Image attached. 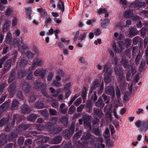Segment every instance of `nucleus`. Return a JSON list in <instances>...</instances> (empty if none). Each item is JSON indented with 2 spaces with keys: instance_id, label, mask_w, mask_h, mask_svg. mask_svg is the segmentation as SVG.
Instances as JSON below:
<instances>
[{
  "instance_id": "obj_1",
  "label": "nucleus",
  "mask_w": 148,
  "mask_h": 148,
  "mask_svg": "<svg viewBox=\"0 0 148 148\" xmlns=\"http://www.w3.org/2000/svg\"><path fill=\"white\" fill-rule=\"evenodd\" d=\"M115 71L117 75L119 77V81L122 82V84H123V88L125 89L126 88V86L125 82V79L123 76V73L122 71V66L121 65H117L115 67Z\"/></svg>"
},
{
  "instance_id": "obj_2",
  "label": "nucleus",
  "mask_w": 148,
  "mask_h": 148,
  "mask_svg": "<svg viewBox=\"0 0 148 148\" xmlns=\"http://www.w3.org/2000/svg\"><path fill=\"white\" fill-rule=\"evenodd\" d=\"M82 140H85L92 145L95 144V137L88 132L84 133L82 138Z\"/></svg>"
},
{
  "instance_id": "obj_3",
  "label": "nucleus",
  "mask_w": 148,
  "mask_h": 148,
  "mask_svg": "<svg viewBox=\"0 0 148 148\" xmlns=\"http://www.w3.org/2000/svg\"><path fill=\"white\" fill-rule=\"evenodd\" d=\"M82 140H85L92 145L95 144V137L88 132L84 133L82 138Z\"/></svg>"
},
{
  "instance_id": "obj_4",
  "label": "nucleus",
  "mask_w": 148,
  "mask_h": 148,
  "mask_svg": "<svg viewBox=\"0 0 148 148\" xmlns=\"http://www.w3.org/2000/svg\"><path fill=\"white\" fill-rule=\"evenodd\" d=\"M112 71V70L109 68H108L107 65L104 66L103 71V72L104 73L103 80L106 83L110 81Z\"/></svg>"
},
{
  "instance_id": "obj_5",
  "label": "nucleus",
  "mask_w": 148,
  "mask_h": 148,
  "mask_svg": "<svg viewBox=\"0 0 148 148\" xmlns=\"http://www.w3.org/2000/svg\"><path fill=\"white\" fill-rule=\"evenodd\" d=\"M54 125L51 123H48L46 125V128L47 129L50 131L51 133L54 134H57L58 132L61 131V128L60 127H58L57 128H54Z\"/></svg>"
},
{
  "instance_id": "obj_6",
  "label": "nucleus",
  "mask_w": 148,
  "mask_h": 148,
  "mask_svg": "<svg viewBox=\"0 0 148 148\" xmlns=\"http://www.w3.org/2000/svg\"><path fill=\"white\" fill-rule=\"evenodd\" d=\"M127 70L128 72L126 74V77L127 80L130 81L132 79V77L131 76V73H132L133 75L136 72V70L135 69V66L134 65L128 66Z\"/></svg>"
},
{
  "instance_id": "obj_7",
  "label": "nucleus",
  "mask_w": 148,
  "mask_h": 148,
  "mask_svg": "<svg viewBox=\"0 0 148 148\" xmlns=\"http://www.w3.org/2000/svg\"><path fill=\"white\" fill-rule=\"evenodd\" d=\"M75 123H72L71 124L69 130H65L64 131V134L65 136L68 137V138H69L72 135L75 130Z\"/></svg>"
},
{
  "instance_id": "obj_8",
  "label": "nucleus",
  "mask_w": 148,
  "mask_h": 148,
  "mask_svg": "<svg viewBox=\"0 0 148 148\" xmlns=\"http://www.w3.org/2000/svg\"><path fill=\"white\" fill-rule=\"evenodd\" d=\"M83 142L81 143L79 141H75L74 142L75 146L77 148H86L87 147V141Z\"/></svg>"
},
{
  "instance_id": "obj_9",
  "label": "nucleus",
  "mask_w": 148,
  "mask_h": 148,
  "mask_svg": "<svg viewBox=\"0 0 148 148\" xmlns=\"http://www.w3.org/2000/svg\"><path fill=\"white\" fill-rule=\"evenodd\" d=\"M84 120V125L86 127H89L90 128L91 127L90 126V120L89 116L85 115L83 117Z\"/></svg>"
},
{
  "instance_id": "obj_10",
  "label": "nucleus",
  "mask_w": 148,
  "mask_h": 148,
  "mask_svg": "<svg viewBox=\"0 0 148 148\" xmlns=\"http://www.w3.org/2000/svg\"><path fill=\"white\" fill-rule=\"evenodd\" d=\"M145 124V121L141 122L140 121H138L136 122L135 125L137 127L139 128L140 131H142L143 130L144 131Z\"/></svg>"
},
{
  "instance_id": "obj_11",
  "label": "nucleus",
  "mask_w": 148,
  "mask_h": 148,
  "mask_svg": "<svg viewBox=\"0 0 148 148\" xmlns=\"http://www.w3.org/2000/svg\"><path fill=\"white\" fill-rule=\"evenodd\" d=\"M16 119L17 121V116H15L12 119L11 123H10L9 125H8L5 128V130L6 131L9 132L14 127V123L15 122V120Z\"/></svg>"
},
{
  "instance_id": "obj_12",
  "label": "nucleus",
  "mask_w": 148,
  "mask_h": 148,
  "mask_svg": "<svg viewBox=\"0 0 148 148\" xmlns=\"http://www.w3.org/2000/svg\"><path fill=\"white\" fill-rule=\"evenodd\" d=\"M99 80L97 79L95 80L91 87V89L90 93H91L93 91L94 92V90L98 88L99 87Z\"/></svg>"
},
{
  "instance_id": "obj_13",
  "label": "nucleus",
  "mask_w": 148,
  "mask_h": 148,
  "mask_svg": "<svg viewBox=\"0 0 148 148\" xmlns=\"http://www.w3.org/2000/svg\"><path fill=\"white\" fill-rule=\"evenodd\" d=\"M97 141L99 142L97 145L95 146V148H104L105 145L102 143L103 139L101 137H98L97 138Z\"/></svg>"
},
{
  "instance_id": "obj_14",
  "label": "nucleus",
  "mask_w": 148,
  "mask_h": 148,
  "mask_svg": "<svg viewBox=\"0 0 148 148\" xmlns=\"http://www.w3.org/2000/svg\"><path fill=\"white\" fill-rule=\"evenodd\" d=\"M133 15V11L132 10L129 9L125 10L123 14L124 16L128 18L132 17Z\"/></svg>"
},
{
  "instance_id": "obj_15",
  "label": "nucleus",
  "mask_w": 148,
  "mask_h": 148,
  "mask_svg": "<svg viewBox=\"0 0 148 148\" xmlns=\"http://www.w3.org/2000/svg\"><path fill=\"white\" fill-rule=\"evenodd\" d=\"M106 93L113 97H114L115 95L114 90L112 86H109L107 88Z\"/></svg>"
},
{
  "instance_id": "obj_16",
  "label": "nucleus",
  "mask_w": 148,
  "mask_h": 148,
  "mask_svg": "<svg viewBox=\"0 0 148 148\" xmlns=\"http://www.w3.org/2000/svg\"><path fill=\"white\" fill-rule=\"evenodd\" d=\"M45 70H42L39 71L36 70L35 71L34 75L36 76H39L42 78H43L45 77Z\"/></svg>"
},
{
  "instance_id": "obj_17",
  "label": "nucleus",
  "mask_w": 148,
  "mask_h": 148,
  "mask_svg": "<svg viewBox=\"0 0 148 148\" xmlns=\"http://www.w3.org/2000/svg\"><path fill=\"white\" fill-rule=\"evenodd\" d=\"M41 63V61L40 59L34 60L33 65L32 66V70H34L36 67L40 66Z\"/></svg>"
},
{
  "instance_id": "obj_18",
  "label": "nucleus",
  "mask_w": 148,
  "mask_h": 148,
  "mask_svg": "<svg viewBox=\"0 0 148 148\" xmlns=\"http://www.w3.org/2000/svg\"><path fill=\"white\" fill-rule=\"evenodd\" d=\"M94 112L95 114L98 116L99 119L103 117L104 115L102 111L99 110H94Z\"/></svg>"
},
{
  "instance_id": "obj_19",
  "label": "nucleus",
  "mask_w": 148,
  "mask_h": 148,
  "mask_svg": "<svg viewBox=\"0 0 148 148\" xmlns=\"http://www.w3.org/2000/svg\"><path fill=\"white\" fill-rule=\"evenodd\" d=\"M22 111L23 113H28L30 112L31 109L28 105H24L22 108Z\"/></svg>"
},
{
  "instance_id": "obj_20",
  "label": "nucleus",
  "mask_w": 148,
  "mask_h": 148,
  "mask_svg": "<svg viewBox=\"0 0 148 148\" xmlns=\"http://www.w3.org/2000/svg\"><path fill=\"white\" fill-rule=\"evenodd\" d=\"M48 101H52V105L53 107L57 108L58 106V102L57 101H54L53 98L50 97L48 99Z\"/></svg>"
},
{
  "instance_id": "obj_21",
  "label": "nucleus",
  "mask_w": 148,
  "mask_h": 148,
  "mask_svg": "<svg viewBox=\"0 0 148 148\" xmlns=\"http://www.w3.org/2000/svg\"><path fill=\"white\" fill-rule=\"evenodd\" d=\"M60 111L61 113L64 114L66 113L68 108L67 107L65 106V105L64 103L61 104L60 106Z\"/></svg>"
},
{
  "instance_id": "obj_22",
  "label": "nucleus",
  "mask_w": 148,
  "mask_h": 148,
  "mask_svg": "<svg viewBox=\"0 0 148 148\" xmlns=\"http://www.w3.org/2000/svg\"><path fill=\"white\" fill-rule=\"evenodd\" d=\"M9 106V103L6 101L2 104L0 107V110L5 111L8 108Z\"/></svg>"
},
{
  "instance_id": "obj_23",
  "label": "nucleus",
  "mask_w": 148,
  "mask_h": 148,
  "mask_svg": "<svg viewBox=\"0 0 148 148\" xmlns=\"http://www.w3.org/2000/svg\"><path fill=\"white\" fill-rule=\"evenodd\" d=\"M37 11L41 14V16L42 17L44 18L47 17V14L45 10H43L42 8H40L38 9Z\"/></svg>"
},
{
  "instance_id": "obj_24",
  "label": "nucleus",
  "mask_w": 148,
  "mask_h": 148,
  "mask_svg": "<svg viewBox=\"0 0 148 148\" xmlns=\"http://www.w3.org/2000/svg\"><path fill=\"white\" fill-rule=\"evenodd\" d=\"M25 12L26 14L28 17L29 18H31V15L32 13V7H29L27 8H26Z\"/></svg>"
},
{
  "instance_id": "obj_25",
  "label": "nucleus",
  "mask_w": 148,
  "mask_h": 148,
  "mask_svg": "<svg viewBox=\"0 0 148 148\" xmlns=\"http://www.w3.org/2000/svg\"><path fill=\"white\" fill-rule=\"evenodd\" d=\"M12 61L11 60H8L5 64L4 70L5 71H7L8 69L10 68L11 65Z\"/></svg>"
},
{
  "instance_id": "obj_26",
  "label": "nucleus",
  "mask_w": 148,
  "mask_h": 148,
  "mask_svg": "<svg viewBox=\"0 0 148 148\" xmlns=\"http://www.w3.org/2000/svg\"><path fill=\"white\" fill-rule=\"evenodd\" d=\"M62 140V137L61 136H58L55 137L52 139V142L54 144H58L60 143Z\"/></svg>"
},
{
  "instance_id": "obj_27",
  "label": "nucleus",
  "mask_w": 148,
  "mask_h": 148,
  "mask_svg": "<svg viewBox=\"0 0 148 148\" xmlns=\"http://www.w3.org/2000/svg\"><path fill=\"white\" fill-rule=\"evenodd\" d=\"M9 121V119L8 118H3L0 121V126L6 125Z\"/></svg>"
},
{
  "instance_id": "obj_28",
  "label": "nucleus",
  "mask_w": 148,
  "mask_h": 148,
  "mask_svg": "<svg viewBox=\"0 0 148 148\" xmlns=\"http://www.w3.org/2000/svg\"><path fill=\"white\" fill-rule=\"evenodd\" d=\"M60 121L64 126H66L68 122V119L66 117H63L62 118L60 119Z\"/></svg>"
},
{
  "instance_id": "obj_29",
  "label": "nucleus",
  "mask_w": 148,
  "mask_h": 148,
  "mask_svg": "<svg viewBox=\"0 0 148 148\" xmlns=\"http://www.w3.org/2000/svg\"><path fill=\"white\" fill-rule=\"evenodd\" d=\"M6 42L8 44L12 42V35L10 33H8L6 37Z\"/></svg>"
},
{
  "instance_id": "obj_30",
  "label": "nucleus",
  "mask_w": 148,
  "mask_h": 148,
  "mask_svg": "<svg viewBox=\"0 0 148 148\" xmlns=\"http://www.w3.org/2000/svg\"><path fill=\"white\" fill-rule=\"evenodd\" d=\"M27 49V46L24 45L20 46L19 47V51L22 53L25 52Z\"/></svg>"
},
{
  "instance_id": "obj_31",
  "label": "nucleus",
  "mask_w": 148,
  "mask_h": 148,
  "mask_svg": "<svg viewBox=\"0 0 148 148\" xmlns=\"http://www.w3.org/2000/svg\"><path fill=\"white\" fill-rule=\"evenodd\" d=\"M10 25V23H9L8 21H6L4 24L3 28V32H6L7 31L8 27Z\"/></svg>"
},
{
  "instance_id": "obj_32",
  "label": "nucleus",
  "mask_w": 148,
  "mask_h": 148,
  "mask_svg": "<svg viewBox=\"0 0 148 148\" xmlns=\"http://www.w3.org/2000/svg\"><path fill=\"white\" fill-rule=\"evenodd\" d=\"M137 33V30L135 28H132L129 31V34L131 36H134Z\"/></svg>"
},
{
  "instance_id": "obj_33",
  "label": "nucleus",
  "mask_w": 148,
  "mask_h": 148,
  "mask_svg": "<svg viewBox=\"0 0 148 148\" xmlns=\"http://www.w3.org/2000/svg\"><path fill=\"white\" fill-rule=\"evenodd\" d=\"M86 32H84L81 34L78 37V39L81 41L84 40L86 38Z\"/></svg>"
},
{
  "instance_id": "obj_34",
  "label": "nucleus",
  "mask_w": 148,
  "mask_h": 148,
  "mask_svg": "<svg viewBox=\"0 0 148 148\" xmlns=\"http://www.w3.org/2000/svg\"><path fill=\"white\" fill-rule=\"evenodd\" d=\"M128 60L125 58H123L122 59V63L124 67H126L127 66L128 67ZM130 65H129L130 66Z\"/></svg>"
},
{
  "instance_id": "obj_35",
  "label": "nucleus",
  "mask_w": 148,
  "mask_h": 148,
  "mask_svg": "<svg viewBox=\"0 0 148 148\" xmlns=\"http://www.w3.org/2000/svg\"><path fill=\"white\" fill-rule=\"evenodd\" d=\"M30 86L27 83H25L23 86V88L26 93H28L29 90Z\"/></svg>"
},
{
  "instance_id": "obj_36",
  "label": "nucleus",
  "mask_w": 148,
  "mask_h": 148,
  "mask_svg": "<svg viewBox=\"0 0 148 148\" xmlns=\"http://www.w3.org/2000/svg\"><path fill=\"white\" fill-rule=\"evenodd\" d=\"M114 36L117 40H120L123 38V36L121 34L119 35L117 32H115L114 34Z\"/></svg>"
},
{
  "instance_id": "obj_37",
  "label": "nucleus",
  "mask_w": 148,
  "mask_h": 148,
  "mask_svg": "<svg viewBox=\"0 0 148 148\" xmlns=\"http://www.w3.org/2000/svg\"><path fill=\"white\" fill-rule=\"evenodd\" d=\"M18 103L16 101H13L12 105V108L13 110H16L18 108Z\"/></svg>"
},
{
  "instance_id": "obj_38",
  "label": "nucleus",
  "mask_w": 148,
  "mask_h": 148,
  "mask_svg": "<svg viewBox=\"0 0 148 148\" xmlns=\"http://www.w3.org/2000/svg\"><path fill=\"white\" fill-rule=\"evenodd\" d=\"M96 105L98 107H102L104 106V104L103 103L102 100L101 98H99L97 101L96 103Z\"/></svg>"
},
{
  "instance_id": "obj_39",
  "label": "nucleus",
  "mask_w": 148,
  "mask_h": 148,
  "mask_svg": "<svg viewBox=\"0 0 148 148\" xmlns=\"http://www.w3.org/2000/svg\"><path fill=\"white\" fill-rule=\"evenodd\" d=\"M27 61L25 59L21 60L20 62H18L17 63V64L21 66H24L27 64Z\"/></svg>"
},
{
  "instance_id": "obj_40",
  "label": "nucleus",
  "mask_w": 148,
  "mask_h": 148,
  "mask_svg": "<svg viewBox=\"0 0 148 148\" xmlns=\"http://www.w3.org/2000/svg\"><path fill=\"white\" fill-rule=\"evenodd\" d=\"M50 90L51 91V93H52V95L54 97L57 96L59 94V92L57 90H55L52 88H50Z\"/></svg>"
},
{
  "instance_id": "obj_41",
  "label": "nucleus",
  "mask_w": 148,
  "mask_h": 148,
  "mask_svg": "<svg viewBox=\"0 0 148 148\" xmlns=\"http://www.w3.org/2000/svg\"><path fill=\"white\" fill-rule=\"evenodd\" d=\"M8 58V56H6L2 58L0 60V68L2 67V64H3L4 62L7 60Z\"/></svg>"
},
{
  "instance_id": "obj_42",
  "label": "nucleus",
  "mask_w": 148,
  "mask_h": 148,
  "mask_svg": "<svg viewBox=\"0 0 148 148\" xmlns=\"http://www.w3.org/2000/svg\"><path fill=\"white\" fill-rule=\"evenodd\" d=\"M104 136L106 138H109L110 136V134L109 130L107 128L106 130Z\"/></svg>"
},
{
  "instance_id": "obj_43",
  "label": "nucleus",
  "mask_w": 148,
  "mask_h": 148,
  "mask_svg": "<svg viewBox=\"0 0 148 148\" xmlns=\"http://www.w3.org/2000/svg\"><path fill=\"white\" fill-rule=\"evenodd\" d=\"M137 8H142L143 6H145V3L144 1L142 2L140 1H138L137 2Z\"/></svg>"
},
{
  "instance_id": "obj_44",
  "label": "nucleus",
  "mask_w": 148,
  "mask_h": 148,
  "mask_svg": "<svg viewBox=\"0 0 148 148\" xmlns=\"http://www.w3.org/2000/svg\"><path fill=\"white\" fill-rule=\"evenodd\" d=\"M34 87L35 88L38 89H41V88L42 87V84L39 82L36 83L34 84Z\"/></svg>"
},
{
  "instance_id": "obj_45",
  "label": "nucleus",
  "mask_w": 148,
  "mask_h": 148,
  "mask_svg": "<svg viewBox=\"0 0 148 148\" xmlns=\"http://www.w3.org/2000/svg\"><path fill=\"white\" fill-rule=\"evenodd\" d=\"M82 134V132L81 131H79L77 133H76L73 136L74 139H77L79 138Z\"/></svg>"
},
{
  "instance_id": "obj_46",
  "label": "nucleus",
  "mask_w": 148,
  "mask_h": 148,
  "mask_svg": "<svg viewBox=\"0 0 148 148\" xmlns=\"http://www.w3.org/2000/svg\"><path fill=\"white\" fill-rule=\"evenodd\" d=\"M57 8L59 10H61L62 12H63L64 11V6L63 2H62V5L59 4L57 5Z\"/></svg>"
},
{
  "instance_id": "obj_47",
  "label": "nucleus",
  "mask_w": 148,
  "mask_h": 148,
  "mask_svg": "<svg viewBox=\"0 0 148 148\" xmlns=\"http://www.w3.org/2000/svg\"><path fill=\"white\" fill-rule=\"evenodd\" d=\"M82 96L84 100L85 99L86 96V89L84 88L82 93Z\"/></svg>"
},
{
  "instance_id": "obj_48",
  "label": "nucleus",
  "mask_w": 148,
  "mask_h": 148,
  "mask_svg": "<svg viewBox=\"0 0 148 148\" xmlns=\"http://www.w3.org/2000/svg\"><path fill=\"white\" fill-rule=\"evenodd\" d=\"M40 113L45 117H48L49 116V113L47 110H41L40 111Z\"/></svg>"
},
{
  "instance_id": "obj_49",
  "label": "nucleus",
  "mask_w": 148,
  "mask_h": 148,
  "mask_svg": "<svg viewBox=\"0 0 148 148\" xmlns=\"http://www.w3.org/2000/svg\"><path fill=\"white\" fill-rule=\"evenodd\" d=\"M15 88L14 84V83L12 84L9 87L10 91L11 94H13L14 92Z\"/></svg>"
},
{
  "instance_id": "obj_50",
  "label": "nucleus",
  "mask_w": 148,
  "mask_h": 148,
  "mask_svg": "<svg viewBox=\"0 0 148 148\" xmlns=\"http://www.w3.org/2000/svg\"><path fill=\"white\" fill-rule=\"evenodd\" d=\"M107 12V10L105 8H100L97 11V12L100 14H102L105 13Z\"/></svg>"
},
{
  "instance_id": "obj_51",
  "label": "nucleus",
  "mask_w": 148,
  "mask_h": 148,
  "mask_svg": "<svg viewBox=\"0 0 148 148\" xmlns=\"http://www.w3.org/2000/svg\"><path fill=\"white\" fill-rule=\"evenodd\" d=\"M29 126V125H26V124H23L20 126V129L21 130H26L27 128H28Z\"/></svg>"
},
{
  "instance_id": "obj_52",
  "label": "nucleus",
  "mask_w": 148,
  "mask_h": 148,
  "mask_svg": "<svg viewBox=\"0 0 148 148\" xmlns=\"http://www.w3.org/2000/svg\"><path fill=\"white\" fill-rule=\"evenodd\" d=\"M96 91H94L93 94L91 96V100L93 101H96L97 99V97L96 95Z\"/></svg>"
},
{
  "instance_id": "obj_53",
  "label": "nucleus",
  "mask_w": 148,
  "mask_h": 148,
  "mask_svg": "<svg viewBox=\"0 0 148 148\" xmlns=\"http://www.w3.org/2000/svg\"><path fill=\"white\" fill-rule=\"evenodd\" d=\"M44 105L43 103L42 102L40 101L38 102L35 104V106L36 108H40L43 107Z\"/></svg>"
},
{
  "instance_id": "obj_54",
  "label": "nucleus",
  "mask_w": 148,
  "mask_h": 148,
  "mask_svg": "<svg viewBox=\"0 0 148 148\" xmlns=\"http://www.w3.org/2000/svg\"><path fill=\"white\" fill-rule=\"evenodd\" d=\"M15 72H12L10 75L9 81L10 82H11L13 79L14 78Z\"/></svg>"
},
{
  "instance_id": "obj_55",
  "label": "nucleus",
  "mask_w": 148,
  "mask_h": 148,
  "mask_svg": "<svg viewBox=\"0 0 148 148\" xmlns=\"http://www.w3.org/2000/svg\"><path fill=\"white\" fill-rule=\"evenodd\" d=\"M125 44L126 45L127 47H128L130 46L131 44V40L130 39H126L125 40Z\"/></svg>"
},
{
  "instance_id": "obj_56",
  "label": "nucleus",
  "mask_w": 148,
  "mask_h": 148,
  "mask_svg": "<svg viewBox=\"0 0 148 148\" xmlns=\"http://www.w3.org/2000/svg\"><path fill=\"white\" fill-rule=\"evenodd\" d=\"M36 127V128L38 130L41 131L44 129L43 126L42 125H34Z\"/></svg>"
},
{
  "instance_id": "obj_57",
  "label": "nucleus",
  "mask_w": 148,
  "mask_h": 148,
  "mask_svg": "<svg viewBox=\"0 0 148 148\" xmlns=\"http://www.w3.org/2000/svg\"><path fill=\"white\" fill-rule=\"evenodd\" d=\"M49 112L50 114L52 115H55L57 113V112L55 109H50Z\"/></svg>"
},
{
  "instance_id": "obj_58",
  "label": "nucleus",
  "mask_w": 148,
  "mask_h": 148,
  "mask_svg": "<svg viewBox=\"0 0 148 148\" xmlns=\"http://www.w3.org/2000/svg\"><path fill=\"white\" fill-rule=\"evenodd\" d=\"M17 52L16 51H15L11 55V58L14 61H15L16 59V58L17 56Z\"/></svg>"
},
{
  "instance_id": "obj_59",
  "label": "nucleus",
  "mask_w": 148,
  "mask_h": 148,
  "mask_svg": "<svg viewBox=\"0 0 148 148\" xmlns=\"http://www.w3.org/2000/svg\"><path fill=\"white\" fill-rule=\"evenodd\" d=\"M116 95L117 98L119 99L120 98L121 95V92L119 88L116 89Z\"/></svg>"
},
{
  "instance_id": "obj_60",
  "label": "nucleus",
  "mask_w": 148,
  "mask_h": 148,
  "mask_svg": "<svg viewBox=\"0 0 148 148\" xmlns=\"http://www.w3.org/2000/svg\"><path fill=\"white\" fill-rule=\"evenodd\" d=\"M75 110L74 107L73 106H71L69 109L68 113L69 114H72Z\"/></svg>"
},
{
  "instance_id": "obj_61",
  "label": "nucleus",
  "mask_w": 148,
  "mask_h": 148,
  "mask_svg": "<svg viewBox=\"0 0 148 148\" xmlns=\"http://www.w3.org/2000/svg\"><path fill=\"white\" fill-rule=\"evenodd\" d=\"M12 12V10L11 8H8L5 11V14L6 16L10 15Z\"/></svg>"
},
{
  "instance_id": "obj_62",
  "label": "nucleus",
  "mask_w": 148,
  "mask_h": 148,
  "mask_svg": "<svg viewBox=\"0 0 148 148\" xmlns=\"http://www.w3.org/2000/svg\"><path fill=\"white\" fill-rule=\"evenodd\" d=\"M36 118V116L34 114H32L29 118V120L32 121H34Z\"/></svg>"
},
{
  "instance_id": "obj_63",
  "label": "nucleus",
  "mask_w": 148,
  "mask_h": 148,
  "mask_svg": "<svg viewBox=\"0 0 148 148\" xmlns=\"http://www.w3.org/2000/svg\"><path fill=\"white\" fill-rule=\"evenodd\" d=\"M139 38V37L138 36H137L134 38L133 40V43L134 44L136 45L137 44Z\"/></svg>"
},
{
  "instance_id": "obj_64",
  "label": "nucleus",
  "mask_w": 148,
  "mask_h": 148,
  "mask_svg": "<svg viewBox=\"0 0 148 148\" xmlns=\"http://www.w3.org/2000/svg\"><path fill=\"white\" fill-rule=\"evenodd\" d=\"M64 148H74L72 146L71 143L70 142H69L65 145V147Z\"/></svg>"
}]
</instances>
